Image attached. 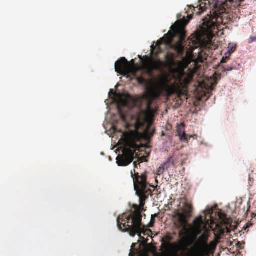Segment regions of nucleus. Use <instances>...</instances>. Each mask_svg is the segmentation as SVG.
Masks as SVG:
<instances>
[{"label":"nucleus","instance_id":"f257e3e1","mask_svg":"<svg viewBox=\"0 0 256 256\" xmlns=\"http://www.w3.org/2000/svg\"><path fill=\"white\" fill-rule=\"evenodd\" d=\"M131 175L136 194L139 197L140 204L134 205V211L124 213L118 216L117 224L120 230L127 232L130 236L134 237L136 234L140 236L144 231V226L142 224V212L146 211L144 206L146 200L152 195V192L150 187H154L148 182L146 172L140 175L134 170V174L132 171Z\"/></svg>","mask_w":256,"mask_h":256},{"label":"nucleus","instance_id":"f03ea898","mask_svg":"<svg viewBox=\"0 0 256 256\" xmlns=\"http://www.w3.org/2000/svg\"><path fill=\"white\" fill-rule=\"evenodd\" d=\"M186 37V32L184 28L178 22H176L172 26L171 31H169L163 38L157 41L156 47L158 48V54L162 52V50L160 48V46L162 44L174 50L176 52H168L165 56V59L168 65L174 66L175 58L178 56H182L184 54L183 43Z\"/></svg>","mask_w":256,"mask_h":256},{"label":"nucleus","instance_id":"7ed1b4c3","mask_svg":"<svg viewBox=\"0 0 256 256\" xmlns=\"http://www.w3.org/2000/svg\"><path fill=\"white\" fill-rule=\"evenodd\" d=\"M142 124L139 120H137L134 130L122 132L120 140L126 148L122 150V154L116 158V162L119 166H126L133 161L134 153L139 149L137 142H140L143 136L142 134L138 132Z\"/></svg>","mask_w":256,"mask_h":256},{"label":"nucleus","instance_id":"20e7f679","mask_svg":"<svg viewBox=\"0 0 256 256\" xmlns=\"http://www.w3.org/2000/svg\"><path fill=\"white\" fill-rule=\"evenodd\" d=\"M244 0H214V3L210 4L209 0H201L200 1L198 11L197 14H200L208 6L213 11L212 16H210V20L204 22V31L209 37H212L214 34V30L218 28L217 23L220 22L218 19L222 20L218 16V14L224 13L226 10L224 7L228 6V2L230 4L241 2Z\"/></svg>","mask_w":256,"mask_h":256},{"label":"nucleus","instance_id":"39448f33","mask_svg":"<svg viewBox=\"0 0 256 256\" xmlns=\"http://www.w3.org/2000/svg\"><path fill=\"white\" fill-rule=\"evenodd\" d=\"M193 77L194 74L192 72H186L184 70L180 71L178 77L179 82H174L170 86L164 84L167 96H170L174 94H176L178 96H180L184 94L183 88L190 84ZM164 86V84H162V87Z\"/></svg>","mask_w":256,"mask_h":256},{"label":"nucleus","instance_id":"423d86ee","mask_svg":"<svg viewBox=\"0 0 256 256\" xmlns=\"http://www.w3.org/2000/svg\"><path fill=\"white\" fill-rule=\"evenodd\" d=\"M176 233L172 234L167 233L161 240V246L160 250L161 251L160 256H172L176 252H184L186 250V246L185 244L180 242H172L174 240V235Z\"/></svg>","mask_w":256,"mask_h":256},{"label":"nucleus","instance_id":"0eeeda50","mask_svg":"<svg viewBox=\"0 0 256 256\" xmlns=\"http://www.w3.org/2000/svg\"><path fill=\"white\" fill-rule=\"evenodd\" d=\"M140 70V68L135 66H132L124 57L120 58L115 63V70L117 73L128 78L132 76V79L137 76V72Z\"/></svg>","mask_w":256,"mask_h":256},{"label":"nucleus","instance_id":"6e6552de","mask_svg":"<svg viewBox=\"0 0 256 256\" xmlns=\"http://www.w3.org/2000/svg\"><path fill=\"white\" fill-rule=\"evenodd\" d=\"M142 65L146 73L150 76L152 75L155 70H161L164 66V62L160 59L156 60L147 56L144 57Z\"/></svg>","mask_w":256,"mask_h":256},{"label":"nucleus","instance_id":"1a4fd4ad","mask_svg":"<svg viewBox=\"0 0 256 256\" xmlns=\"http://www.w3.org/2000/svg\"><path fill=\"white\" fill-rule=\"evenodd\" d=\"M208 234L207 232L202 233L198 238L196 244L192 248L194 250H198L201 254L202 252H208L210 250V246L208 244Z\"/></svg>","mask_w":256,"mask_h":256},{"label":"nucleus","instance_id":"9d476101","mask_svg":"<svg viewBox=\"0 0 256 256\" xmlns=\"http://www.w3.org/2000/svg\"><path fill=\"white\" fill-rule=\"evenodd\" d=\"M194 230L198 234L202 232V227L206 228L203 218L201 216L195 218L194 221Z\"/></svg>","mask_w":256,"mask_h":256},{"label":"nucleus","instance_id":"9b49d317","mask_svg":"<svg viewBox=\"0 0 256 256\" xmlns=\"http://www.w3.org/2000/svg\"><path fill=\"white\" fill-rule=\"evenodd\" d=\"M176 214L178 216V222L180 224V227L186 228L188 224L187 218L190 217H188V216L184 213H180L178 212Z\"/></svg>","mask_w":256,"mask_h":256},{"label":"nucleus","instance_id":"f8f14e48","mask_svg":"<svg viewBox=\"0 0 256 256\" xmlns=\"http://www.w3.org/2000/svg\"><path fill=\"white\" fill-rule=\"evenodd\" d=\"M184 251V252H185ZM181 254L180 255L178 254L179 252H176L174 254H173L172 256H200L202 254L198 252V250H196L192 248L190 250H188V253H184V252H181Z\"/></svg>","mask_w":256,"mask_h":256},{"label":"nucleus","instance_id":"ddd939ff","mask_svg":"<svg viewBox=\"0 0 256 256\" xmlns=\"http://www.w3.org/2000/svg\"><path fill=\"white\" fill-rule=\"evenodd\" d=\"M162 92V88H152L149 90L150 94L154 98H159Z\"/></svg>","mask_w":256,"mask_h":256},{"label":"nucleus","instance_id":"4468645a","mask_svg":"<svg viewBox=\"0 0 256 256\" xmlns=\"http://www.w3.org/2000/svg\"><path fill=\"white\" fill-rule=\"evenodd\" d=\"M192 205L190 204L188 202H185L184 204V214L188 216V217H190L192 216Z\"/></svg>","mask_w":256,"mask_h":256},{"label":"nucleus","instance_id":"2eb2a0df","mask_svg":"<svg viewBox=\"0 0 256 256\" xmlns=\"http://www.w3.org/2000/svg\"><path fill=\"white\" fill-rule=\"evenodd\" d=\"M174 164V161L172 160V157H170L168 158L167 161L166 162H164L162 165L163 167L164 168L165 170H167L171 166H173Z\"/></svg>","mask_w":256,"mask_h":256},{"label":"nucleus","instance_id":"dca6fc26","mask_svg":"<svg viewBox=\"0 0 256 256\" xmlns=\"http://www.w3.org/2000/svg\"><path fill=\"white\" fill-rule=\"evenodd\" d=\"M178 134L180 136L181 140H188V136L184 132L180 129L178 130Z\"/></svg>","mask_w":256,"mask_h":256},{"label":"nucleus","instance_id":"f3484780","mask_svg":"<svg viewBox=\"0 0 256 256\" xmlns=\"http://www.w3.org/2000/svg\"><path fill=\"white\" fill-rule=\"evenodd\" d=\"M219 218L220 220L222 223L224 224H227L228 223V220L227 218V216L225 214L223 213H220L219 214Z\"/></svg>","mask_w":256,"mask_h":256},{"label":"nucleus","instance_id":"a211bd4d","mask_svg":"<svg viewBox=\"0 0 256 256\" xmlns=\"http://www.w3.org/2000/svg\"><path fill=\"white\" fill-rule=\"evenodd\" d=\"M118 112L121 120L126 122V114L122 112V108L120 106L118 107Z\"/></svg>","mask_w":256,"mask_h":256},{"label":"nucleus","instance_id":"6ab92c4d","mask_svg":"<svg viewBox=\"0 0 256 256\" xmlns=\"http://www.w3.org/2000/svg\"><path fill=\"white\" fill-rule=\"evenodd\" d=\"M134 79H136L137 82L140 84H145L146 83V80L142 76H137Z\"/></svg>","mask_w":256,"mask_h":256},{"label":"nucleus","instance_id":"aec40b11","mask_svg":"<svg viewBox=\"0 0 256 256\" xmlns=\"http://www.w3.org/2000/svg\"><path fill=\"white\" fill-rule=\"evenodd\" d=\"M157 216H158V214H154L152 215L150 222L149 223V224L148 225V227L152 228V227L154 226V224L155 223V221H156L155 218Z\"/></svg>","mask_w":256,"mask_h":256},{"label":"nucleus","instance_id":"412c9836","mask_svg":"<svg viewBox=\"0 0 256 256\" xmlns=\"http://www.w3.org/2000/svg\"><path fill=\"white\" fill-rule=\"evenodd\" d=\"M165 168L162 165H161L156 170L157 175L160 176L164 172Z\"/></svg>","mask_w":256,"mask_h":256},{"label":"nucleus","instance_id":"4be33fe9","mask_svg":"<svg viewBox=\"0 0 256 256\" xmlns=\"http://www.w3.org/2000/svg\"><path fill=\"white\" fill-rule=\"evenodd\" d=\"M212 46V41L208 40L206 44H203L201 48H203L204 49L207 50L208 48H210V47Z\"/></svg>","mask_w":256,"mask_h":256},{"label":"nucleus","instance_id":"5701e85b","mask_svg":"<svg viewBox=\"0 0 256 256\" xmlns=\"http://www.w3.org/2000/svg\"><path fill=\"white\" fill-rule=\"evenodd\" d=\"M233 70V68L232 66H228V67H223L222 72H227V71H230Z\"/></svg>","mask_w":256,"mask_h":256},{"label":"nucleus","instance_id":"b1692460","mask_svg":"<svg viewBox=\"0 0 256 256\" xmlns=\"http://www.w3.org/2000/svg\"><path fill=\"white\" fill-rule=\"evenodd\" d=\"M253 42H256V36H251L250 38V40L248 43L250 44Z\"/></svg>","mask_w":256,"mask_h":256},{"label":"nucleus","instance_id":"393cba45","mask_svg":"<svg viewBox=\"0 0 256 256\" xmlns=\"http://www.w3.org/2000/svg\"><path fill=\"white\" fill-rule=\"evenodd\" d=\"M154 132H155V130H152V132H149V134H148L149 136L150 137L152 136Z\"/></svg>","mask_w":256,"mask_h":256},{"label":"nucleus","instance_id":"a878e982","mask_svg":"<svg viewBox=\"0 0 256 256\" xmlns=\"http://www.w3.org/2000/svg\"><path fill=\"white\" fill-rule=\"evenodd\" d=\"M226 59H227V58H223L221 60V63L222 64L226 63Z\"/></svg>","mask_w":256,"mask_h":256},{"label":"nucleus","instance_id":"bb28decb","mask_svg":"<svg viewBox=\"0 0 256 256\" xmlns=\"http://www.w3.org/2000/svg\"><path fill=\"white\" fill-rule=\"evenodd\" d=\"M203 53H204L203 50H202V51L200 52H198V57L199 58L202 57V55H203Z\"/></svg>","mask_w":256,"mask_h":256},{"label":"nucleus","instance_id":"cd10ccee","mask_svg":"<svg viewBox=\"0 0 256 256\" xmlns=\"http://www.w3.org/2000/svg\"><path fill=\"white\" fill-rule=\"evenodd\" d=\"M136 243H133V244H132V246H131V248H132V249H134V247H135V246H136Z\"/></svg>","mask_w":256,"mask_h":256},{"label":"nucleus","instance_id":"c85d7f7f","mask_svg":"<svg viewBox=\"0 0 256 256\" xmlns=\"http://www.w3.org/2000/svg\"><path fill=\"white\" fill-rule=\"evenodd\" d=\"M134 164L135 168L137 167V162H134Z\"/></svg>","mask_w":256,"mask_h":256},{"label":"nucleus","instance_id":"c756f323","mask_svg":"<svg viewBox=\"0 0 256 256\" xmlns=\"http://www.w3.org/2000/svg\"><path fill=\"white\" fill-rule=\"evenodd\" d=\"M130 62L132 63L133 66H134V60H132Z\"/></svg>","mask_w":256,"mask_h":256},{"label":"nucleus","instance_id":"7c9ffc66","mask_svg":"<svg viewBox=\"0 0 256 256\" xmlns=\"http://www.w3.org/2000/svg\"><path fill=\"white\" fill-rule=\"evenodd\" d=\"M154 46H151V48H152V51H153L154 50Z\"/></svg>","mask_w":256,"mask_h":256},{"label":"nucleus","instance_id":"2f4dec72","mask_svg":"<svg viewBox=\"0 0 256 256\" xmlns=\"http://www.w3.org/2000/svg\"><path fill=\"white\" fill-rule=\"evenodd\" d=\"M179 235H180V236H181L182 235V232L181 231L180 232Z\"/></svg>","mask_w":256,"mask_h":256},{"label":"nucleus","instance_id":"473e14b6","mask_svg":"<svg viewBox=\"0 0 256 256\" xmlns=\"http://www.w3.org/2000/svg\"><path fill=\"white\" fill-rule=\"evenodd\" d=\"M129 256H133L132 252L130 253Z\"/></svg>","mask_w":256,"mask_h":256},{"label":"nucleus","instance_id":"72a5a7b5","mask_svg":"<svg viewBox=\"0 0 256 256\" xmlns=\"http://www.w3.org/2000/svg\"><path fill=\"white\" fill-rule=\"evenodd\" d=\"M249 181L251 182V178H249Z\"/></svg>","mask_w":256,"mask_h":256},{"label":"nucleus","instance_id":"f704fd0d","mask_svg":"<svg viewBox=\"0 0 256 256\" xmlns=\"http://www.w3.org/2000/svg\"><path fill=\"white\" fill-rule=\"evenodd\" d=\"M204 55H207L206 52L204 53Z\"/></svg>","mask_w":256,"mask_h":256},{"label":"nucleus","instance_id":"c9c22d12","mask_svg":"<svg viewBox=\"0 0 256 256\" xmlns=\"http://www.w3.org/2000/svg\"><path fill=\"white\" fill-rule=\"evenodd\" d=\"M194 8V10H195V8L194 7H193Z\"/></svg>","mask_w":256,"mask_h":256},{"label":"nucleus","instance_id":"e433bc0d","mask_svg":"<svg viewBox=\"0 0 256 256\" xmlns=\"http://www.w3.org/2000/svg\"><path fill=\"white\" fill-rule=\"evenodd\" d=\"M146 256H147V255H146Z\"/></svg>","mask_w":256,"mask_h":256}]
</instances>
